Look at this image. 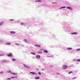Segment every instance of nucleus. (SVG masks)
<instances>
[{"mask_svg": "<svg viewBox=\"0 0 80 80\" xmlns=\"http://www.w3.org/2000/svg\"><path fill=\"white\" fill-rule=\"evenodd\" d=\"M67 68V66L65 65H63V69L65 70Z\"/></svg>", "mask_w": 80, "mask_h": 80, "instance_id": "nucleus-1", "label": "nucleus"}, {"mask_svg": "<svg viewBox=\"0 0 80 80\" xmlns=\"http://www.w3.org/2000/svg\"><path fill=\"white\" fill-rule=\"evenodd\" d=\"M36 58H37V59H39V58H40V56L39 55H36Z\"/></svg>", "mask_w": 80, "mask_h": 80, "instance_id": "nucleus-2", "label": "nucleus"}, {"mask_svg": "<svg viewBox=\"0 0 80 80\" xmlns=\"http://www.w3.org/2000/svg\"><path fill=\"white\" fill-rule=\"evenodd\" d=\"M24 66L25 68H30V67L28 66H26L24 64Z\"/></svg>", "mask_w": 80, "mask_h": 80, "instance_id": "nucleus-3", "label": "nucleus"}, {"mask_svg": "<svg viewBox=\"0 0 80 80\" xmlns=\"http://www.w3.org/2000/svg\"><path fill=\"white\" fill-rule=\"evenodd\" d=\"M7 55L9 57H13V55H12V53H9V54H8Z\"/></svg>", "mask_w": 80, "mask_h": 80, "instance_id": "nucleus-4", "label": "nucleus"}, {"mask_svg": "<svg viewBox=\"0 0 80 80\" xmlns=\"http://www.w3.org/2000/svg\"><path fill=\"white\" fill-rule=\"evenodd\" d=\"M67 9H69V10H72V8L71 7H68L66 8Z\"/></svg>", "mask_w": 80, "mask_h": 80, "instance_id": "nucleus-5", "label": "nucleus"}, {"mask_svg": "<svg viewBox=\"0 0 80 80\" xmlns=\"http://www.w3.org/2000/svg\"><path fill=\"white\" fill-rule=\"evenodd\" d=\"M35 78L36 80H38V79H40V77L38 76H37L36 77H35Z\"/></svg>", "mask_w": 80, "mask_h": 80, "instance_id": "nucleus-6", "label": "nucleus"}, {"mask_svg": "<svg viewBox=\"0 0 80 80\" xmlns=\"http://www.w3.org/2000/svg\"><path fill=\"white\" fill-rule=\"evenodd\" d=\"M71 34H72V35H77V34H78V33L77 32H73L71 33Z\"/></svg>", "mask_w": 80, "mask_h": 80, "instance_id": "nucleus-7", "label": "nucleus"}, {"mask_svg": "<svg viewBox=\"0 0 80 80\" xmlns=\"http://www.w3.org/2000/svg\"><path fill=\"white\" fill-rule=\"evenodd\" d=\"M35 46L36 47H40V45H36Z\"/></svg>", "mask_w": 80, "mask_h": 80, "instance_id": "nucleus-8", "label": "nucleus"}, {"mask_svg": "<svg viewBox=\"0 0 80 80\" xmlns=\"http://www.w3.org/2000/svg\"><path fill=\"white\" fill-rule=\"evenodd\" d=\"M67 49L68 50H72V48H67Z\"/></svg>", "mask_w": 80, "mask_h": 80, "instance_id": "nucleus-9", "label": "nucleus"}, {"mask_svg": "<svg viewBox=\"0 0 80 80\" xmlns=\"http://www.w3.org/2000/svg\"><path fill=\"white\" fill-rule=\"evenodd\" d=\"M30 73L32 74H34V75H35V74H36V73H35V72H30Z\"/></svg>", "mask_w": 80, "mask_h": 80, "instance_id": "nucleus-10", "label": "nucleus"}, {"mask_svg": "<svg viewBox=\"0 0 80 80\" xmlns=\"http://www.w3.org/2000/svg\"><path fill=\"white\" fill-rule=\"evenodd\" d=\"M11 33L14 34L15 33V32L14 31H12L10 32Z\"/></svg>", "mask_w": 80, "mask_h": 80, "instance_id": "nucleus-11", "label": "nucleus"}, {"mask_svg": "<svg viewBox=\"0 0 80 80\" xmlns=\"http://www.w3.org/2000/svg\"><path fill=\"white\" fill-rule=\"evenodd\" d=\"M6 44L7 45H11V43H7Z\"/></svg>", "mask_w": 80, "mask_h": 80, "instance_id": "nucleus-12", "label": "nucleus"}, {"mask_svg": "<svg viewBox=\"0 0 80 80\" xmlns=\"http://www.w3.org/2000/svg\"><path fill=\"white\" fill-rule=\"evenodd\" d=\"M36 2H41L42 1L40 0H37L36 1Z\"/></svg>", "mask_w": 80, "mask_h": 80, "instance_id": "nucleus-13", "label": "nucleus"}, {"mask_svg": "<svg viewBox=\"0 0 80 80\" xmlns=\"http://www.w3.org/2000/svg\"><path fill=\"white\" fill-rule=\"evenodd\" d=\"M43 52H44V53H48V51H47L46 50H45L43 51Z\"/></svg>", "mask_w": 80, "mask_h": 80, "instance_id": "nucleus-14", "label": "nucleus"}, {"mask_svg": "<svg viewBox=\"0 0 80 80\" xmlns=\"http://www.w3.org/2000/svg\"><path fill=\"white\" fill-rule=\"evenodd\" d=\"M38 53H39V54H42V52H38Z\"/></svg>", "mask_w": 80, "mask_h": 80, "instance_id": "nucleus-15", "label": "nucleus"}, {"mask_svg": "<svg viewBox=\"0 0 80 80\" xmlns=\"http://www.w3.org/2000/svg\"><path fill=\"white\" fill-rule=\"evenodd\" d=\"M31 53L32 55H36V54L34 52H31Z\"/></svg>", "mask_w": 80, "mask_h": 80, "instance_id": "nucleus-16", "label": "nucleus"}, {"mask_svg": "<svg viewBox=\"0 0 80 80\" xmlns=\"http://www.w3.org/2000/svg\"><path fill=\"white\" fill-rule=\"evenodd\" d=\"M76 50H77V51H80V48H78V49H76Z\"/></svg>", "mask_w": 80, "mask_h": 80, "instance_id": "nucleus-17", "label": "nucleus"}, {"mask_svg": "<svg viewBox=\"0 0 80 80\" xmlns=\"http://www.w3.org/2000/svg\"><path fill=\"white\" fill-rule=\"evenodd\" d=\"M12 74L14 75H17V74L15 73H12Z\"/></svg>", "mask_w": 80, "mask_h": 80, "instance_id": "nucleus-18", "label": "nucleus"}, {"mask_svg": "<svg viewBox=\"0 0 80 80\" xmlns=\"http://www.w3.org/2000/svg\"><path fill=\"white\" fill-rule=\"evenodd\" d=\"M3 23V22H2L0 23V25H2V24Z\"/></svg>", "mask_w": 80, "mask_h": 80, "instance_id": "nucleus-19", "label": "nucleus"}, {"mask_svg": "<svg viewBox=\"0 0 80 80\" xmlns=\"http://www.w3.org/2000/svg\"><path fill=\"white\" fill-rule=\"evenodd\" d=\"M77 62H80V59L77 60Z\"/></svg>", "mask_w": 80, "mask_h": 80, "instance_id": "nucleus-20", "label": "nucleus"}, {"mask_svg": "<svg viewBox=\"0 0 80 80\" xmlns=\"http://www.w3.org/2000/svg\"><path fill=\"white\" fill-rule=\"evenodd\" d=\"M21 25H24V23H21Z\"/></svg>", "mask_w": 80, "mask_h": 80, "instance_id": "nucleus-21", "label": "nucleus"}, {"mask_svg": "<svg viewBox=\"0 0 80 80\" xmlns=\"http://www.w3.org/2000/svg\"><path fill=\"white\" fill-rule=\"evenodd\" d=\"M15 45H20V44L18 43H16L15 44Z\"/></svg>", "mask_w": 80, "mask_h": 80, "instance_id": "nucleus-22", "label": "nucleus"}, {"mask_svg": "<svg viewBox=\"0 0 80 80\" xmlns=\"http://www.w3.org/2000/svg\"><path fill=\"white\" fill-rule=\"evenodd\" d=\"M73 72H70L69 73V74H70V73H72Z\"/></svg>", "mask_w": 80, "mask_h": 80, "instance_id": "nucleus-23", "label": "nucleus"}, {"mask_svg": "<svg viewBox=\"0 0 80 80\" xmlns=\"http://www.w3.org/2000/svg\"><path fill=\"white\" fill-rule=\"evenodd\" d=\"M66 8V7H62V8Z\"/></svg>", "mask_w": 80, "mask_h": 80, "instance_id": "nucleus-24", "label": "nucleus"}, {"mask_svg": "<svg viewBox=\"0 0 80 80\" xmlns=\"http://www.w3.org/2000/svg\"><path fill=\"white\" fill-rule=\"evenodd\" d=\"M12 78H16V77H11Z\"/></svg>", "mask_w": 80, "mask_h": 80, "instance_id": "nucleus-25", "label": "nucleus"}, {"mask_svg": "<svg viewBox=\"0 0 80 80\" xmlns=\"http://www.w3.org/2000/svg\"><path fill=\"white\" fill-rule=\"evenodd\" d=\"M76 78V77H75L74 78H72V79H75Z\"/></svg>", "mask_w": 80, "mask_h": 80, "instance_id": "nucleus-26", "label": "nucleus"}, {"mask_svg": "<svg viewBox=\"0 0 80 80\" xmlns=\"http://www.w3.org/2000/svg\"><path fill=\"white\" fill-rule=\"evenodd\" d=\"M12 61H15V59H12Z\"/></svg>", "mask_w": 80, "mask_h": 80, "instance_id": "nucleus-27", "label": "nucleus"}, {"mask_svg": "<svg viewBox=\"0 0 80 80\" xmlns=\"http://www.w3.org/2000/svg\"><path fill=\"white\" fill-rule=\"evenodd\" d=\"M38 73H39V75H41V74H42V73H41V72H38Z\"/></svg>", "mask_w": 80, "mask_h": 80, "instance_id": "nucleus-28", "label": "nucleus"}, {"mask_svg": "<svg viewBox=\"0 0 80 80\" xmlns=\"http://www.w3.org/2000/svg\"><path fill=\"white\" fill-rule=\"evenodd\" d=\"M13 20V19H10V21H12Z\"/></svg>", "mask_w": 80, "mask_h": 80, "instance_id": "nucleus-29", "label": "nucleus"}, {"mask_svg": "<svg viewBox=\"0 0 80 80\" xmlns=\"http://www.w3.org/2000/svg\"><path fill=\"white\" fill-rule=\"evenodd\" d=\"M0 74H2V73H3V72H0Z\"/></svg>", "mask_w": 80, "mask_h": 80, "instance_id": "nucleus-30", "label": "nucleus"}, {"mask_svg": "<svg viewBox=\"0 0 80 80\" xmlns=\"http://www.w3.org/2000/svg\"><path fill=\"white\" fill-rule=\"evenodd\" d=\"M10 79H11L10 78H8L7 79V80H10Z\"/></svg>", "mask_w": 80, "mask_h": 80, "instance_id": "nucleus-31", "label": "nucleus"}, {"mask_svg": "<svg viewBox=\"0 0 80 80\" xmlns=\"http://www.w3.org/2000/svg\"><path fill=\"white\" fill-rule=\"evenodd\" d=\"M0 56H3V54L0 55Z\"/></svg>", "mask_w": 80, "mask_h": 80, "instance_id": "nucleus-32", "label": "nucleus"}, {"mask_svg": "<svg viewBox=\"0 0 80 80\" xmlns=\"http://www.w3.org/2000/svg\"><path fill=\"white\" fill-rule=\"evenodd\" d=\"M54 3H57V2H54V3H53V4H54Z\"/></svg>", "mask_w": 80, "mask_h": 80, "instance_id": "nucleus-33", "label": "nucleus"}, {"mask_svg": "<svg viewBox=\"0 0 80 80\" xmlns=\"http://www.w3.org/2000/svg\"><path fill=\"white\" fill-rule=\"evenodd\" d=\"M24 41H26V39H24Z\"/></svg>", "mask_w": 80, "mask_h": 80, "instance_id": "nucleus-34", "label": "nucleus"}, {"mask_svg": "<svg viewBox=\"0 0 80 80\" xmlns=\"http://www.w3.org/2000/svg\"><path fill=\"white\" fill-rule=\"evenodd\" d=\"M40 50H43V49H41Z\"/></svg>", "mask_w": 80, "mask_h": 80, "instance_id": "nucleus-35", "label": "nucleus"}, {"mask_svg": "<svg viewBox=\"0 0 80 80\" xmlns=\"http://www.w3.org/2000/svg\"><path fill=\"white\" fill-rule=\"evenodd\" d=\"M9 72H11V71H9Z\"/></svg>", "mask_w": 80, "mask_h": 80, "instance_id": "nucleus-36", "label": "nucleus"}]
</instances>
